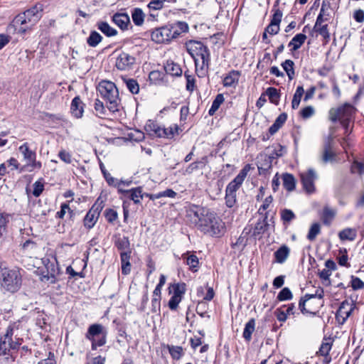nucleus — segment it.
Masks as SVG:
<instances>
[{
	"mask_svg": "<svg viewBox=\"0 0 364 364\" xmlns=\"http://www.w3.org/2000/svg\"><path fill=\"white\" fill-rule=\"evenodd\" d=\"M194 216L196 218V223L202 232L211 235L220 233L223 228L221 221L209 210L197 208Z\"/></svg>",
	"mask_w": 364,
	"mask_h": 364,
	"instance_id": "f03ea898",
	"label": "nucleus"
},
{
	"mask_svg": "<svg viewBox=\"0 0 364 364\" xmlns=\"http://www.w3.org/2000/svg\"><path fill=\"white\" fill-rule=\"evenodd\" d=\"M315 113L314 108L312 106H307L301 109V115L304 119L312 117Z\"/></svg>",
	"mask_w": 364,
	"mask_h": 364,
	"instance_id": "774afa93",
	"label": "nucleus"
},
{
	"mask_svg": "<svg viewBox=\"0 0 364 364\" xmlns=\"http://www.w3.org/2000/svg\"><path fill=\"white\" fill-rule=\"evenodd\" d=\"M114 244L121 252H131L129 248L130 243L127 237H119L116 239Z\"/></svg>",
	"mask_w": 364,
	"mask_h": 364,
	"instance_id": "c9c22d12",
	"label": "nucleus"
},
{
	"mask_svg": "<svg viewBox=\"0 0 364 364\" xmlns=\"http://www.w3.org/2000/svg\"><path fill=\"white\" fill-rule=\"evenodd\" d=\"M266 95L269 97L271 102L277 104L279 98L278 90L272 87H268L266 90Z\"/></svg>",
	"mask_w": 364,
	"mask_h": 364,
	"instance_id": "de8ad7c7",
	"label": "nucleus"
},
{
	"mask_svg": "<svg viewBox=\"0 0 364 364\" xmlns=\"http://www.w3.org/2000/svg\"><path fill=\"white\" fill-rule=\"evenodd\" d=\"M145 129L149 132L150 134L155 135L158 137L164 136V127H161L157 123L149 120L145 125Z\"/></svg>",
	"mask_w": 364,
	"mask_h": 364,
	"instance_id": "aec40b11",
	"label": "nucleus"
},
{
	"mask_svg": "<svg viewBox=\"0 0 364 364\" xmlns=\"http://www.w3.org/2000/svg\"><path fill=\"white\" fill-rule=\"evenodd\" d=\"M102 173H103L104 177H105L106 181L107 182V183L109 186L117 187L119 188V191H121V189L119 188V187H120L121 184L128 186L130 183V182H125L123 181H119L118 179L112 176V175L109 173H108L107 171L102 170Z\"/></svg>",
	"mask_w": 364,
	"mask_h": 364,
	"instance_id": "2f4dec72",
	"label": "nucleus"
},
{
	"mask_svg": "<svg viewBox=\"0 0 364 364\" xmlns=\"http://www.w3.org/2000/svg\"><path fill=\"white\" fill-rule=\"evenodd\" d=\"M9 215L0 213V238L6 230V224L9 223Z\"/></svg>",
	"mask_w": 364,
	"mask_h": 364,
	"instance_id": "3c124183",
	"label": "nucleus"
},
{
	"mask_svg": "<svg viewBox=\"0 0 364 364\" xmlns=\"http://www.w3.org/2000/svg\"><path fill=\"white\" fill-rule=\"evenodd\" d=\"M41 204L40 201L36 203H33L30 210V214L33 217L41 220L43 217L47 215L46 210H41Z\"/></svg>",
	"mask_w": 364,
	"mask_h": 364,
	"instance_id": "f704fd0d",
	"label": "nucleus"
},
{
	"mask_svg": "<svg viewBox=\"0 0 364 364\" xmlns=\"http://www.w3.org/2000/svg\"><path fill=\"white\" fill-rule=\"evenodd\" d=\"M186 80V90L192 92L195 89V77L192 75H189L187 73L184 74Z\"/></svg>",
	"mask_w": 364,
	"mask_h": 364,
	"instance_id": "13d9d810",
	"label": "nucleus"
},
{
	"mask_svg": "<svg viewBox=\"0 0 364 364\" xmlns=\"http://www.w3.org/2000/svg\"><path fill=\"white\" fill-rule=\"evenodd\" d=\"M351 287L354 290L361 289L364 288V282L358 277H351Z\"/></svg>",
	"mask_w": 364,
	"mask_h": 364,
	"instance_id": "052dcab7",
	"label": "nucleus"
},
{
	"mask_svg": "<svg viewBox=\"0 0 364 364\" xmlns=\"http://www.w3.org/2000/svg\"><path fill=\"white\" fill-rule=\"evenodd\" d=\"M132 18L134 23L136 26H141L144 23L145 14L142 9L139 8H135L132 11Z\"/></svg>",
	"mask_w": 364,
	"mask_h": 364,
	"instance_id": "473e14b6",
	"label": "nucleus"
},
{
	"mask_svg": "<svg viewBox=\"0 0 364 364\" xmlns=\"http://www.w3.org/2000/svg\"><path fill=\"white\" fill-rule=\"evenodd\" d=\"M273 198L271 196L267 197L263 204L260 206V208L258 210V213L259 215H264V213L266 212V210L269 208V205L272 203Z\"/></svg>",
	"mask_w": 364,
	"mask_h": 364,
	"instance_id": "e2e57ef3",
	"label": "nucleus"
},
{
	"mask_svg": "<svg viewBox=\"0 0 364 364\" xmlns=\"http://www.w3.org/2000/svg\"><path fill=\"white\" fill-rule=\"evenodd\" d=\"M186 48L194 60L198 75L199 77L205 75L210 60L208 47L200 41L191 40L186 43Z\"/></svg>",
	"mask_w": 364,
	"mask_h": 364,
	"instance_id": "f257e3e1",
	"label": "nucleus"
},
{
	"mask_svg": "<svg viewBox=\"0 0 364 364\" xmlns=\"http://www.w3.org/2000/svg\"><path fill=\"white\" fill-rule=\"evenodd\" d=\"M355 113V108L350 104H345L343 106L329 111V118L333 122L342 119H351Z\"/></svg>",
	"mask_w": 364,
	"mask_h": 364,
	"instance_id": "9d476101",
	"label": "nucleus"
},
{
	"mask_svg": "<svg viewBox=\"0 0 364 364\" xmlns=\"http://www.w3.org/2000/svg\"><path fill=\"white\" fill-rule=\"evenodd\" d=\"M338 236L341 240L351 241L355 238V233L351 229H345L339 232Z\"/></svg>",
	"mask_w": 364,
	"mask_h": 364,
	"instance_id": "8fccbe9b",
	"label": "nucleus"
},
{
	"mask_svg": "<svg viewBox=\"0 0 364 364\" xmlns=\"http://www.w3.org/2000/svg\"><path fill=\"white\" fill-rule=\"evenodd\" d=\"M239 77V72L235 70L230 72L223 80V85L225 87H232L235 85L236 83H237Z\"/></svg>",
	"mask_w": 364,
	"mask_h": 364,
	"instance_id": "c756f323",
	"label": "nucleus"
},
{
	"mask_svg": "<svg viewBox=\"0 0 364 364\" xmlns=\"http://www.w3.org/2000/svg\"><path fill=\"white\" fill-rule=\"evenodd\" d=\"M169 293L173 291V295L182 298L186 292V284L184 283L173 284L169 287Z\"/></svg>",
	"mask_w": 364,
	"mask_h": 364,
	"instance_id": "e433bc0d",
	"label": "nucleus"
},
{
	"mask_svg": "<svg viewBox=\"0 0 364 364\" xmlns=\"http://www.w3.org/2000/svg\"><path fill=\"white\" fill-rule=\"evenodd\" d=\"M331 141V139H328L323 145L322 161L325 164L333 161L336 158V154L333 151Z\"/></svg>",
	"mask_w": 364,
	"mask_h": 364,
	"instance_id": "6ab92c4d",
	"label": "nucleus"
},
{
	"mask_svg": "<svg viewBox=\"0 0 364 364\" xmlns=\"http://www.w3.org/2000/svg\"><path fill=\"white\" fill-rule=\"evenodd\" d=\"M23 343V338L15 337L14 327L8 326L5 334L0 338V351L3 355H9L11 350H17Z\"/></svg>",
	"mask_w": 364,
	"mask_h": 364,
	"instance_id": "0eeeda50",
	"label": "nucleus"
},
{
	"mask_svg": "<svg viewBox=\"0 0 364 364\" xmlns=\"http://www.w3.org/2000/svg\"><path fill=\"white\" fill-rule=\"evenodd\" d=\"M282 219L284 223H289L295 218L294 213L289 209H284L282 211Z\"/></svg>",
	"mask_w": 364,
	"mask_h": 364,
	"instance_id": "4d7b16f0",
	"label": "nucleus"
},
{
	"mask_svg": "<svg viewBox=\"0 0 364 364\" xmlns=\"http://www.w3.org/2000/svg\"><path fill=\"white\" fill-rule=\"evenodd\" d=\"M97 90L100 97L107 102V108L110 112L119 110L120 99L119 91L115 84L109 80H102L99 82Z\"/></svg>",
	"mask_w": 364,
	"mask_h": 364,
	"instance_id": "7ed1b4c3",
	"label": "nucleus"
},
{
	"mask_svg": "<svg viewBox=\"0 0 364 364\" xmlns=\"http://www.w3.org/2000/svg\"><path fill=\"white\" fill-rule=\"evenodd\" d=\"M324 296V292L322 289H317L314 294H306L304 297L301 298L299 302V308L303 314L311 313L307 310L305 307L306 302L311 299L318 297L319 300H321Z\"/></svg>",
	"mask_w": 364,
	"mask_h": 364,
	"instance_id": "f3484780",
	"label": "nucleus"
},
{
	"mask_svg": "<svg viewBox=\"0 0 364 364\" xmlns=\"http://www.w3.org/2000/svg\"><path fill=\"white\" fill-rule=\"evenodd\" d=\"M306 39V36L305 34L298 33L291 39L288 46L291 47V50H296L302 46Z\"/></svg>",
	"mask_w": 364,
	"mask_h": 364,
	"instance_id": "7c9ffc66",
	"label": "nucleus"
},
{
	"mask_svg": "<svg viewBox=\"0 0 364 364\" xmlns=\"http://www.w3.org/2000/svg\"><path fill=\"white\" fill-rule=\"evenodd\" d=\"M102 40V36L95 31H91L87 38V43L90 47H96Z\"/></svg>",
	"mask_w": 364,
	"mask_h": 364,
	"instance_id": "58836bf2",
	"label": "nucleus"
},
{
	"mask_svg": "<svg viewBox=\"0 0 364 364\" xmlns=\"http://www.w3.org/2000/svg\"><path fill=\"white\" fill-rule=\"evenodd\" d=\"M38 250L36 243L32 240H28L22 245L23 253L30 257L34 256Z\"/></svg>",
	"mask_w": 364,
	"mask_h": 364,
	"instance_id": "393cba45",
	"label": "nucleus"
},
{
	"mask_svg": "<svg viewBox=\"0 0 364 364\" xmlns=\"http://www.w3.org/2000/svg\"><path fill=\"white\" fill-rule=\"evenodd\" d=\"M107 335V331L105 326L95 323L89 326L85 337L91 341L92 350H96L106 343Z\"/></svg>",
	"mask_w": 364,
	"mask_h": 364,
	"instance_id": "6e6552de",
	"label": "nucleus"
},
{
	"mask_svg": "<svg viewBox=\"0 0 364 364\" xmlns=\"http://www.w3.org/2000/svg\"><path fill=\"white\" fill-rule=\"evenodd\" d=\"M42 6L36 5L25 12L17 15L14 23L15 26H20L18 33H25L30 30L41 18Z\"/></svg>",
	"mask_w": 364,
	"mask_h": 364,
	"instance_id": "20e7f679",
	"label": "nucleus"
},
{
	"mask_svg": "<svg viewBox=\"0 0 364 364\" xmlns=\"http://www.w3.org/2000/svg\"><path fill=\"white\" fill-rule=\"evenodd\" d=\"M179 127L177 124H173L168 128L164 127V136L166 138H172L175 134H178Z\"/></svg>",
	"mask_w": 364,
	"mask_h": 364,
	"instance_id": "5fc2aeb1",
	"label": "nucleus"
},
{
	"mask_svg": "<svg viewBox=\"0 0 364 364\" xmlns=\"http://www.w3.org/2000/svg\"><path fill=\"white\" fill-rule=\"evenodd\" d=\"M82 102L79 97H75L71 103V112L76 118H80L83 113Z\"/></svg>",
	"mask_w": 364,
	"mask_h": 364,
	"instance_id": "4be33fe9",
	"label": "nucleus"
},
{
	"mask_svg": "<svg viewBox=\"0 0 364 364\" xmlns=\"http://www.w3.org/2000/svg\"><path fill=\"white\" fill-rule=\"evenodd\" d=\"M267 214H268V213L265 212L264 215H262V218L260 219H259L258 221L257 222V223L255 224L254 231H253V235L255 236L262 234L267 230V228L269 225L267 220Z\"/></svg>",
	"mask_w": 364,
	"mask_h": 364,
	"instance_id": "412c9836",
	"label": "nucleus"
},
{
	"mask_svg": "<svg viewBox=\"0 0 364 364\" xmlns=\"http://www.w3.org/2000/svg\"><path fill=\"white\" fill-rule=\"evenodd\" d=\"M354 309V304H350L348 301H343L341 304L336 314V318L337 321L341 324H343L348 318L350 316Z\"/></svg>",
	"mask_w": 364,
	"mask_h": 364,
	"instance_id": "4468645a",
	"label": "nucleus"
},
{
	"mask_svg": "<svg viewBox=\"0 0 364 364\" xmlns=\"http://www.w3.org/2000/svg\"><path fill=\"white\" fill-rule=\"evenodd\" d=\"M166 0H151L148 4L150 9L159 10L163 8Z\"/></svg>",
	"mask_w": 364,
	"mask_h": 364,
	"instance_id": "338daca9",
	"label": "nucleus"
},
{
	"mask_svg": "<svg viewBox=\"0 0 364 364\" xmlns=\"http://www.w3.org/2000/svg\"><path fill=\"white\" fill-rule=\"evenodd\" d=\"M255 328V320L251 318L246 324L243 331V338L245 341H250L252 339V334Z\"/></svg>",
	"mask_w": 364,
	"mask_h": 364,
	"instance_id": "72a5a7b5",
	"label": "nucleus"
},
{
	"mask_svg": "<svg viewBox=\"0 0 364 364\" xmlns=\"http://www.w3.org/2000/svg\"><path fill=\"white\" fill-rule=\"evenodd\" d=\"M304 93V90L302 86H298L296 92L293 96L292 102H291V107L292 109H295L298 108L300 101L301 99L302 95Z\"/></svg>",
	"mask_w": 364,
	"mask_h": 364,
	"instance_id": "ea45409f",
	"label": "nucleus"
},
{
	"mask_svg": "<svg viewBox=\"0 0 364 364\" xmlns=\"http://www.w3.org/2000/svg\"><path fill=\"white\" fill-rule=\"evenodd\" d=\"M320 232L321 225L318 223H314L309 229V233L307 235V239L310 241L314 240Z\"/></svg>",
	"mask_w": 364,
	"mask_h": 364,
	"instance_id": "a18cd8bd",
	"label": "nucleus"
},
{
	"mask_svg": "<svg viewBox=\"0 0 364 364\" xmlns=\"http://www.w3.org/2000/svg\"><path fill=\"white\" fill-rule=\"evenodd\" d=\"M290 250L287 245L281 246L274 253L275 261L277 263L282 264L288 258Z\"/></svg>",
	"mask_w": 364,
	"mask_h": 364,
	"instance_id": "b1692460",
	"label": "nucleus"
},
{
	"mask_svg": "<svg viewBox=\"0 0 364 364\" xmlns=\"http://www.w3.org/2000/svg\"><path fill=\"white\" fill-rule=\"evenodd\" d=\"M336 214V210L331 208L328 206H325L321 215L323 223L326 225H329L333 220Z\"/></svg>",
	"mask_w": 364,
	"mask_h": 364,
	"instance_id": "cd10ccee",
	"label": "nucleus"
},
{
	"mask_svg": "<svg viewBox=\"0 0 364 364\" xmlns=\"http://www.w3.org/2000/svg\"><path fill=\"white\" fill-rule=\"evenodd\" d=\"M126 85L128 90L132 94H137L139 91V86L136 80L134 79H129L126 81Z\"/></svg>",
	"mask_w": 364,
	"mask_h": 364,
	"instance_id": "603ef678",
	"label": "nucleus"
},
{
	"mask_svg": "<svg viewBox=\"0 0 364 364\" xmlns=\"http://www.w3.org/2000/svg\"><path fill=\"white\" fill-rule=\"evenodd\" d=\"M97 28L108 37L114 36L117 34L115 28L111 27L108 23L105 21H100L97 23Z\"/></svg>",
	"mask_w": 364,
	"mask_h": 364,
	"instance_id": "c85d7f7f",
	"label": "nucleus"
},
{
	"mask_svg": "<svg viewBox=\"0 0 364 364\" xmlns=\"http://www.w3.org/2000/svg\"><path fill=\"white\" fill-rule=\"evenodd\" d=\"M176 31H172L171 26H166L161 28L155 29L151 32V40L157 43H164L171 41L174 39Z\"/></svg>",
	"mask_w": 364,
	"mask_h": 364,
	"instance_id": "9b49d317",
	"label": "nucleus"
},
{
	"mask_svg": "<svg viewBox=\"0 0 364 364\" xmlns=\"http://www.w3.org/2000/svg\"><path fill=\"white\" fill-rule=\"evenodd\" d=\"M292 298V294L290 289L284 287L277 295V299L279 301L289 300Z\"/></svg>",
	"mask_w": 364,
	"mask_h": 364,
	"instance_id": "6e6d98bb",
	"label": "nucleus"
},
{
	"mask_svg": "<svg viewBox=\"0 0 364 364\" xmlns=\"http://www.w3.org/2000/svg\"><path fill=\"white\" fill-rule=\"evenodd\" d=\"M136 63V58L127 53H121L116 59V67L120 70H129L132 69Z\"/></svg>",
	"mask_w": 364,
	"mask_h": 364,
	"instance_id": "ddd939ff",
	"label": "nucleus"
},
{
	"mask_svg": "<svg viewBox=\"0 0 364 364\" xmlns=\"http://www.w3.org/2000/svg\"><path fill=\"white\" fill-rule=\"evenodd\" d=\"M101 210L102 207L100 205L94 204L92 206L84 218L83 223L86 228L91 229L95 226L99 218Z\"/></svg>",
	"mask_w": 364,
	"mask_h": 364,
	"instance_id": "2eb2a0df",
	"label": "nucleus"
},
{
	"mask_svg": "<svg viewBox=\"0 0 364 364\" xmlns=\"http://www.w3.org/2000/svg\"><path fill=\"white\" fill-rule=\"evenodd\" d=\"M105 216L106 220L109 223H112L117 219L118 215L117 211H115L113 209L109 208L105 210Z\"/></svg>",
	"mask_w": 364,
	"mask_h": 364,
	"instance_id": "bf43d9fd",
	"label": "nucleus"
},
{
	"mask_svg": "<svg viewBox=\"0 0 364 364\" xmlns=\"http://www.w3.org/2000/svg\"><path fill=\"white\" fill-rule=\"evenodd\" d=\"M58 156L60 159V160L65 162V164H70L72 163L71 154L64 149L59 151Z\"/></svg>",
	"mask_w": 364,
	"mask_h": 364,
	"instance_id": "0e129e2a",
	"label": "nucleus"
},
{
	"mask_svg": "<svg viewBox=\"0 0 364 364\" xmlns=\"http://www.w3.org/2000/svg\"><path fill=\"white\" fill-rule=\"evenodd\" d=\"M171 30L176 31L174 38H178L181 33L187 32L188 30V26L186 22L178 21L173 25H170Z\"/></svg>",
	"mask_w": 364,
	"mask_h": 364,
	"instance_id": "4c0bfd02",
	"label": "nucleus"
},
{
	"mask_svg": "<svg viewBox=\"0 0 364 364\" xmlns=\"http://www.w3.org/2000/svg\"><path fill=\"white\" fill-rule=\"evenodd\" d=\"M225 204L228 208H232L237 202V193L225 190Z\"/></svg>",
	"mask_w": 364,
	"mask_h": 364,
	"instance_id": "09e8293b",
	"label": "nucleus"
},
{
	"mask_svg": "<svg viewBox=\"0 0 364 364\" xmlns=\"http://www.w3.org/2000/svg\"><path fill=\"white\" fill-rule=\"evenodd\" d=\"M294 62L291 60H286L284 62L282 63V66L283 69L287 73L289 79L291 80L294 77Z\"/></svg>",
	"mask_w": 364,
	"mask_h": 364,
	"instance_id": "79ce46f5",
	"label": "nucleus"
},
{
	"mask_svg": "<svg viewBox=\"0 0 364 364\" xmlns=\"http://www.w3.org/2000/svg\"><path fill=\"white\" fill-rule=\"evenodd\" d=\"M300 176L305 191L309 193L314 192V181L317 178L316 171L313 168H309L307 171L301 173Z\"/></svg>",
	"mask_w": 364,
	"mask_h": 364,
	"instance_id": "f8f14e48",
	"label": "nucleus"
},
{
	"mask_svg": "<svg viewBox=\"0 0 364 364\" xmlns=\"http://www.w3.org/2000/svg\"><path fill=\"white\" fill-rule=\"evenodd\" d=\"M130 255L131 252H121L120 258L122 263V273L123 274H128L131 271V264H130Z\"/></svg>",
	"mask_w": 364,
	"mask_h": 364,
	"instance_id": "5701e85b",
	"label": "nucleus"
},
{
	"mask_svg": "<svg viewBox=\"0 0 364 364\" xmlns=\"http://www.w3.org/2000/svg\"><path fill=\"white\" fill-rule=\"evenodd\" d=\"M46 271L43 272L41 277L42 282L48 284H55L57 282V276L60 274V268L56 257L50 255L42 259Z\"/></svg>",
	"mask_w": 364,
	"mask_h": 364,
	"instance_id": "423d86ee",
	"label": "nucleus"
},
{
	"mask_svg": "<svg viewBox=\"0 0 364 364\" xmlns=\"http://www.w3.org/2000/svg\"><path fill=\"white\" fill-rule=\"evenodd\" d=\"M33 195L35 196V197H38L41 196V194L42 193V192L44 190V185L43 183H41V181H36L33 185Z\"/></svg>",
	"mask_w": 364,
	"mask_h": 364,
	"instance_id": "680f3d73",
	"label": "nucleus"
},
{
	"mask_svg": "<svg viewBox=\"0 0 364 364\" xmlns=\"http://www.w3.org/2000/svg\"><path fill=\"white\" fill-rule=\"evenodd\" d=\"M95 109L97 112V114L100 117H103L106 115V109L104 106V104L102 102H101L100 100L97 99L95 102Z\"/></svg>",
	"mask_w": 364,
	"mask_h": 364,
	"instance_id": "864d4df0",
	"label": "nucleus"
},
{
	"mask_svg": "<svg viewBox=\"0 0 364 364\" xmlns=\"http://www.w3.org/2000/svg\"><path fill=\"white\" fill-rule=\"evenodd\" d=\"M126 192L130 193L129 197L134 202V203H139L140 200L143 198L144 196H145V194L142 193V189L141 187L132 188L130 191Z\"/></svg>",
	"mask_w": 364,
	"mask_h": 364,
	"instance_id": "a19ab883",
	"label": "nucleus"
},
{
	"mask_svg": "<svg viewBox=\"0 0 364 364\" xmlns=\"http://www.w3.org/2000/svg\"><path fill=\"white\" fill-rule=\"evenodd\" d=\"M223 102V95L222 94H218L213 100L212 105L208 111V114L210 116L213 115Z\"/></svg>",
	"mask_w": 364,
	"mask_h": 364,
	"instance_id": "37998d69",
	"label": "nucleus"
},
{
	"mask_svg": "<svg viewBox=\"0 0 364 364\" xmlns=\"http://www.w3.org/2000/svg\"><path fill=\"white\" fill-rule=\"evenodd\" d=\"M19 151L23 155L24 159L27 161L26 165L21 168L20 172H23L24 171H32L36 168L39 169L41 168V163L40 161H36V153L29 149L27 143L22 144L19 147Z\"/></svg>",
	"mask_w": 364,
	"mask_h": 364,
	"instance_id": "1a4fd4ad",
	"label": "nucleus"
},
{
	"mask_svg": "<svg viewBox=\"0 0 364 364\" xmlns=\"http://www.w3.org/2000/svg\"><path fill=\"white\" fill-rule=\"evenodd\" d=\"M112 21L122 30H125L130 23V18L126 13H117L113 15Z\"/></svg>",
	"mask_w": 364,
	"mask_h": 364,
	"instance_id": "a211bd4d",
	"label": "nucleus"
},
{
	"mask_svg": "<svg viewBox=\"0 0 364 364\" xmlns=\"http://www.w3.org/2000/svg\"><path fill=\"white\" fill-rule=\"evenodd\" d=\"M21 274L18 269L4 268L0 271L1 287L5 291L16 292L21 286Z\"/></svg>",
	"mask_w": 364,
	"mask_h": 364,
	"instance_id": "39448f33",
	"label": "nucleus"
},
{
	"mask_svg": "<svg viewBox=\"0 0 364 364\" xmlns=\"http://www.w3.org/2000/svg\"><path fill=\"white\" fill-rule=\"evenodd\" d=\"M166 73L172 76H180L182 73V70L180 65L173 61H167L164 65Z\"/></svg>",
	"mask_w": 364,
	"mask_h": 364,
	"instance_id": "a878e982",
	"label": "nucleus"
},
{
	"mask_svg": "<svg viewBox=\"0 0 364 364\" xmlns=\"http://www.w3.org/2000/svg\"><path fill=\"white\" fill-rule=\"evenodd\" d=\"M181 299V297L172 295L168 304L169 309L172 311L176 310Z\"/></svg>",
	"mask_w": 364,
	"mask_h": 364,
	"instance_id": "69168bd1",
	"label": "nucleus"
},
{
	"mask_svg": "<svg viewBox=\"0 0 364 364\" xmlns=\"http://www.w3.org/2000/svg\"><path fill=\"white\" fill-rule=\"evenodd\" d=\"M183 257L186 259V264L190 267L191 269L193 272H196L198 265V257L194 255L188 256H186V255H183Z\"/></svg>",
	"mask_w": 364,
	"mask_h": 364,
	"instance_id": "c03bdc74",
	"label": "nucleus"
},
{
	"mask_svg": "<svg viewBox=\"0 0 364 364\" xmlns=\"http://www.w3.org/2000/svg\"><path fill=\"white\" fill-rule=\"evenodd\" d=\"M283 186L288 191H292L296 186V180L294 176L291 173H283L282 176Z\"/></svg>",
	"mask_w": 364,
	"mask_h": 364,
	"instance_id": "bb28decb",
	"label": "nucleus"
},
{
	"mask_svg": "<svg viewBox=\"0 0 364 364\" xmlns=\"http://www.w3.org/2000/svg\"><path fill=\"white\" fill-rule=\"evenodd\" d=\"M169 353L173 359L179 360L183 355V348L178 346H168Z\"/></svg>",
	"mask_w": 364,
	"mask_h": 364,
	"instance_id": "49530a36",
	"label": "nucleus"
},
{
	"mask_svg": "<svg viewBox=\"0 0 364 364\" xmlns=\"http://www.w3.org/2000/svg\"><path fill=\"white\" fill-rule=\"evenodd\" d=\"M247 172L248 168L246 166L240 171L237 176L228 183L225 190L229 192L237 193V190L240 188L246 178Z\"/></svg>",
	"mask_w": 364,
	"mask_h": 364,
	"instance_id": "dca6fc26",
	"label": "nucleus"
}]
</instances>
